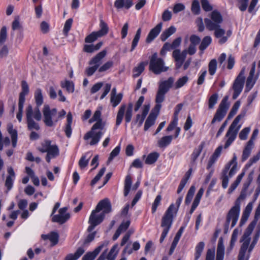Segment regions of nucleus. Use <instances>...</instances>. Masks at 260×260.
I'll return each mask as SVG.
<instances>
[{
	"instance_id": "nucleus-1",
	"label": "nucleus",
	"mask_w": 260,
	"mask_h": 260,
	"mask_svg": "<svg viewBox=\"0 0 260 260\" xmlns=\"http://www.w3.org/2000/svg\"><path fill=\"white\" fill-rule=\"evenodd\" d=\"M209 16L210 18H207L204 19L206 28L210 31L214 30L215 37L220 39L218 41L219 44L225 43L231 36L232 30H228L226 36H223L225 34V31L220 27V24L223 21V18L220 12L217 10H214L210 14Z\"/></svg>"
},
{
	"instance_id": "nucleus-2",
	"label": "nucleus",
	"mask_w": 260,
	"mask_h": 260,
	"mask_svg": "<svg viewBox=\"0 0 260 260\" xmlns=\"http://www.w3.org/2000/svg\"><path fill=\"white\" fill-rule=\"evenodd\" d=\"M89 122L94 123L91 129L85 134L84 139L91 146L96 145L104 135L102 130L106 125V121L101 118V115H93Z\"/></svg>"
},
{
	"instance_id": "nucleus-3",
	"label": "nucleus",
	"mask_w": 260,
	"mask_h": 260,
	"mask_svg": "<svg viewBox=\"0 0 260 260\" xmlns=\"http://www.w3.org/2000/svg\"><path fill=\"white\" fill-rule=\"evenodd\" d=\"M183 196H180L176 201L175 204L170 205L162 217L161 226L163 230L159 239L161 243L165 240L172 226L173 219L177 214Z\"/></svg>"
},
{
	"instance_id": "nucleus-4",
	"label": "nucleus",
	"mask_w": 260,
	"mask_h": 260,
	"mask_svg": "<svg viewBox=\"0 0 260 260\" xmlns=\"http://www.w3.org/2000/svg\"><path fill=\"white\" fill-rule=\"evenodd\" d=\"M111 211V205L108 199H105L101 201L93 210L90 215L88 222L90 225L88 231H92L95 226L99 224L103 220L105 214Z\"/></svg>"
},
{
	"instance_id": "nucleus-5",
	"label": "nucleus",
	"mask_w": 260,
	"mask_h": 260,
	"mask_svg": "<svg viewBox=\"0 0 260 260\" xmlns=\"http://www.w3.org/2000/svg\"><path fill=\"white\" fill-rule=\"evenodd\" d=\"M253 228L254 225L252 224H250L247 228L246 231L244 232L242 236L241 241L243 242V243L240 250L239 254L238 255V260L240 259V256L241 252H243L242 257H243V260H248L250 253L253 250L254 247L258 241L259 237V232H258L255 235L252 243L249 246L250 241V236L253 230Z\"/></svg>"
},
{
	"instance_id": "nucleus-6",
	"label": "nucleus",
	"mask_w": 260,
	"mask_h": 260,
	"mask_svg": "<svg viewBox=\"0 0 260 260\" xmlns=\"http://www.w3.org/2000/svg\"><path fill=\"white\" fill-rule=\"evenodd\" d=\"M246 198L245 192H242L235 202V205L230 210L226 216L225 226L229 228L231 222V228H233L237 223L240 211V201Z\"/></svg>"
},
{
	"instance_id": "nucleus-7",
	"label": "nucleus",
	"mask_w": 260,
	"mask_h": 260,
	"mask_svg": "<svg viewBox=\"0 0 260 260\" xmlns=\"http://www.w3.org/2000/svg\"><path fill=\"white\" fill-rule=\"evenodd\" d=\"M37 149L42 153L46 152V160L50 162L51 159L57 157L59 154V150L58 146L50 140H44Z\"/></svg>"
},
{
	"instance_id": "nucleus-8",
	"label": "nucleus",
	"mask_w": 260,
	"mask_h": 260,
	"mask_svg": "<svg viewBox=\"0 0 260 260\" xmlns=\"http://www.w3.org/2000/svg\"><path fill=\"white\" fill-rule=\"evenodd\" d=\"M241 117V115H238L233 121L226 132L225 135L226 140L224 145L225 149L228 148L235 140L237 133L242 125V124H239Z\"/></svg>"
},
{
	"instance_id": "nucleus-9",
	"label": "nucleus",
	"mask_w": 260,
	"mask_h": 260,
	"mask_svg": "<svg viewBox=\"0 0 260 260\" xmlns=\"http://www.w3.org/2000/svg\"><path fill=\"white\" fill-rule=\"evenodd\" d=\"M149 68L150 71L156 75L160 74L168 70V67L165 65L164 60L162 58L158 57L156 52L153 53L150 57Z\"/></svg>"
},
{
	"instance_id": "nucleus-10",
	"label": "nucleus",
	"mask_w": 260,
	"mask_h": 260,
	"mask_svg": "<svg viewBox=\"0 0 260 260\" xmlns=\"http://www.w3.org/2000/svg\"><path fill=\"white\" fill-rule=\"evenodd\" d=\"M174 82V79L172 77H170L168 80L162 81L159 84L155 98L156 103L161 104L164 101L165 94L172 87Z\"/></svg>"
},
{
	"instance_id": "nucleus-11",
	"label": "nucleus",
	"mask_w": 260,
	"mask_h": 260,
	"mask_svg": "<svg viewBox=\"0 0 260 260\" xmlns=\"http://www.w3.org/2000/svg\"><path fill=\"white\" fill-rule=\"evenodd\" d=\"M29 86L27 83L23 80L21 82V91L19 93L18 101V111L17 114H22L25 96L29 93Z\"/></svg>"
},
{
	"instance_id": "nucleus-12",
	"label": "nucleus",
	"mask_w": 260,
	"mask_h": 260,
	"mask_svg": "<svg viewBox=\"0 0 260 260\" xmlns=\"http://www.w3.org/2000/svg\"><path fill=\"white\" fill-rule=\"evenodd\" d=\"M187 55V50H184L181 52L180 49H176L172 53V57L176 62V68L180 69L185 61Z\"/></svg>"
},
{
	"instance_id": "nucleus-13",
	"label": "nucleus",
	"mask_w": 260,
	"mask_h": 260,
	"mask_svg": "<svg viewBox=\"0 0 260 260\" xmlns=\"http://www.w3.org/2000/svg\"><path fill=\"white\" fill-rule=\"evenodd\" d=\"M67 207L60 208L59 210L58 214L52 216V221L58 222L60 224L64 223L70 217V214L67 212Z\"/></svg>"
},
{
	"instance_id": "nucleus-14",
	"label": "nucleus",
	"mask_w": 260,
	"mask_h": 260,
	"mask_svg": "<svg viewBox=\"0 0 260 260\" xmlns=\"http://www.w3.org/2000/svg\"><path fill=\"white\" fill-rule=\"evenodd\" d=\"M245 78L244 76H238L233 84L234 93L233 95V99H236L239 95L241 92L244 83Z\"/></svg>"
},
{
	"instance_id": "nucleus-15",
	"label": "nucleus",
	"mask_w": 260,
	"mask_h": 260,
	"mask_svg": "<svg viewBox=\"0 0 260 260\" xmlns=\"http://www.w3.org/2000/svg\"><path fill=\"white\" fill-rule=\"evenodd\" d=\"M108 244V242L107 241L103 242L99 246L96 248L93 251L88 252L84 255L82 258V260H94L101 250L104 247H107Z\"/></svg>"
},
{
	"instance_id": "nucleus-16",
	"label": "nucleus",
	"mask_w": 260,
	"mask_h": 260,
	"mask_svg": "<svg viewBox=\"0 0 260 260\" xmlns=\"http://www.w3.org/2000/svg\"><path fill=\"white\" fill-rule=\"evenodd\" d=\"M162 23H159L154 28H153L149 32L146 39V42L147 43H151L160 33L162 28Z\"/></svg>"
},
{
	"instance_id": "nucleus-17",
	"label": "nucleus",
	"mask_w": 260,
	"mask_h": 260,
	"mask_svg": "<svg viewBox=\"0 0 260 260\" xmlns=\"http://www.w3.org/2000/svg\"><path fill=\"white\" fill-rule=\"evenodd\" d=\"M8 175L6 177L5 186L8 190H10L13 187V182L15 179V173L12 167H9L7 169Z\"/></svg>"
},
{
	"instance_id": "nucleus-18",
	"label": "nucleus",
	"mask_w": 260,
	"mask_h": 260,
	"mask_svg": "<svg viewBox=\"0 0 260 260\" xmlns=\"http://www.w3.org/2000/svg\"><path fill=\"white\" fill-rule=\"evenodd\" d=\"M106 54L107 51L106 50H102L90 60L89 64L97 67L99 68L102 63V60L106 56Z\"/></svg>"
},
{
	"instance_id": "nucleus-19",
	"label": "nucleus",
	"mask_w": 260,
	"mask_h": 260,
	"mask_svg": "<svg viewBox=\"0 0 260 260\" xmlns=\"http://www.w3.org/2000/svg\"><path fill=\"white\" fill-rule=\"evenodd\" d=\"M253 204L252 203H249L246 206L245 209H244L240 221V225L242 226L244 225L246 222L247 221L250 213L252 210Z\"/></svg>"
},
{
	"instance_id": "nucleus-20",
	"label": "nucleus",
	"mask_w": 260,
	"mask_h": 260,
	"mask_svg": "<svg viewBox=\"0 0 260 260\" xmlns=\"http://www.w3.org/2000/svg\"><path fill=\"white\" fill-rule=\"evenodd\" d=\"M228 96H225L220 102L218 108L215 114H225L230 107V104L228 103Z\"/></svg>"
},
{
	"instance_id": "nucleus-21",
	"label": "nucleus",
	"mask_w": 260,
	"mask_h": 260,
	"mask_svg": "<svg viewBox=\"0 0 260 260\" xmlns=\"http://www.w3.org/2000/svg\"><path fill=\"white\" fill-rule=\"evenodd\" d=\"M130 225V221L126 220L125 221H123L121 224L119 225L117 230H116L115 233L113 235V240H116L120 235V234L125 231Z\"/></svg>"
},
{
	"instance_id": "nucleus-22",
	"label": "nucleus",
	"mask_w": 260,
	"mask_h": 260,
	"mask_svg": "<svg viewBox=\"0 0 260 260\" xmlns=\"http://www.w3.org/2000/svg\"><path fill=\"white\" fill-rule=\"evenodd\" d=\"M222 150V146H218L215 150L212 156L210 157L208 164V168L211 167L213 164L216 161L218 157L220 156Z\"/></svg>"
},
{
	"instance_id": "nucleus-23",
	"label": "nucleus",
	"mask_w": 260,
	"mask_h": 260,
	"mask_svg": "<svg viewBox=\"0 0 260 260\" xmlns=\"http://www.w3.org/2000/svg\"><path fill=\"white\" fill-rule=\"evenodd\" d=\"M224 256V246L222 239H220L218 242L216 260H223Z\"/></svg>"
},
{
	"instance_id": "nucleus-24",
	"label": "nucleus",
	"mask_w": 260,
	"mask_h": 260,
	"mask_svg": "<svg viewBox=\"0 0 260 260\" xmlns=\"http://www.w3.org/2000/svg\"><path fill=\"white\" fill-rule=\"evenodd\" d=\"M204 189H203V188H201L198 191L197 194L196 196L195 199L193 202L191 208L190 210V214H191L194 212L195 209L198 206L200 202V200L202 198V197L203 196V194L204 193Z\"/></svg>"
},
{
	"instance_id": "nucleus-25",
	"label": "nucleus",
	"mask_w": 260,
	"mask_h": 260,
	"mask_svg": "<svg viewBox=\"0 0 260 260\" xmlns=\"http://www.w3.org/2000/svg\"><path fill=\"white\" fill-rule=\"evenodd\" d=\"M133 5L132 0H116L114 3V6L117 9L125 8L128 9Z\"/></svg>"
},
{
	"instance_id": "nucleus-26",
	"label": "nucleus",
	"mask_w": 260,
	"mask_h": 260,
	"mask_svg": "<svg viewBox=\"0 0 260 260\" xmlns=\"http://www.w3.org/2000/svg\"><path fill=\"white\" fill-rule=\"evenodd\" d=\"M183 231H184V228L183 227H181L180 228V229L179 230V231L177 232L174 240H173V241L172 243V245H171V248H170V251H169V254H172L173 253V252H174L180 239V237L183 232Z\"/></svg>"
},
{
	"instance_id": "nucleus-27",
	"label": "nucleus",
	"mask_w": 260,
	"mask_h": 260,
	"mask_svg": "<svg viewBox=\"0 0 260 260\" xmlns=\"http://www.w3.org/2000/svg\"><path fill=\"white\" fill-rule=\"evenodd\" d=\"M7 129L11 136L12 146L13 147H15L17 145V132L15 129H13V125L12 124L9 123L7 126Z\"/></svg>"
},
{
	"instance_id": "nucleus-28",
	"label": "nucleus",
	"mask_w": 260,
	"mask_h": 260,
	"mask_svg": "<svg viewBox=\"0 0 260 260\" xmlns=\"http://www.w3.org/2000/svg\"><path fill=\"white\" fill-rule=\"evenodd\" d=\"M176 31V27L174 26H171L161 33L160 37L161 40L163 42L165 41L169 37L174 34Z\"/></svg>"
},
{
	"instance_id": "nucleus-29",
	"label": "nucleus",
	"mask_w": 260,
	"mask_h": 260,
	"mask_svg": "<svg viewBox=\"0 0 260 260\" xmlns=\"http://www.w3.org/2000/svg\"><path fill=\"white\" fill-rule=\"evenodd\" d=\"M99 25L100 29L96 31L101 37L106 35L109 32V28L108 24L103 20L102 17L100 18Z\"/></svg>"
},
{
	"instance_id": "nucleus-30",
	"label": "nucleus",
	"mask_w": 260,
	"mask_h": 260,
	"mask_svg": "<svg viewBox=\"0 0 260 260\" xmlns=\"http://www.w3.org/2000/svg\"><path fill=\"white\" fill-rule=\"evenodd\" d=\"M85 250L82 247H79L74 254H69L65 258V260H77L83 254Z\"/></svg>"
},
{
	"instance_id": "nucleus-31",
	"label": "nucleus",
	"mask_w": 260,
	"mask_h": 260,
	"mask_svg": "<svg viewBox=\"0 0 260 260\" xmlns=\"http://www.w3.org/2000/svg\"><path fill=\"white\" fill-rule=\"evenodd\" d=\"M67 123L66 124L65 128H64V132L66 133V136L70 138L72 135V128L71 125L73 122V117L72 115H68L67 118Z\"/></svg>"
},
{
	"instance_id": "nucleus-32",
	"label": "nucleus",
	"mask_w": 260,
	"mask_h": 260,
	"mask_svg": "<svg viewBox=\"0 0 260 260\" xmlns=\"http://www.w3.org/2000/svg\"><path fill=\"white\" fill-rule=\"evenodd\" d=\"M35 100L37 107L41 106L43 103V97L42 90L37 88L35 92Z\"/></svg>"
},
{
	"instance_id": "nucleus-33",
	"label": "nucleus",
	"mask_w": 260,
	"mask_h": 260,
	"mask_svg": "<svg viewBox=\"0 0 260 260\" xmlns=\"http://www.w3.org/2000/svg\"><path fill=\"white\" fill-rule=\"evenodd\" d=\"M33 115H27L28 128L30 130H38L40 127L38 123L35 122L34 119L32 117Z\"/></svg>"
},
{
	"instance_id": "nucleus-34",
	"label": "nucleus",
	"mask_w": 260,
	"mask_h": 260,
	"mask_svg": "<svg viewBox=\"0 0 260 260\" xmlns=\"http://www.w3.org/2000/svg\"><path fill=\"white\" fill-rule=\"evenodd\" d=\"M133 107L134 105L132 103H129L127 106L126 105H122L117 114H124L125 112H126L125 114H132Z\"/></svg>"
},
{
	"instance_id": "nucleus-35",
	"label": "nucleus",
	"mask_w": 260,
	"mask_h": 260,
	"mask_svg": "<svg viewBox=\"0 0 260 260\" xmlns=\"http://www.w3.org/2000/svg\"><path fill=\"white\" fill-rule=\"evenodd\" d=\"M172 139V136L163 137L158 141V145L160 147H166L171 143Z\"/></svg>"
},
{
	"instance_id": "nucleus-36",
	"label": "nucleus",
	"mask_w": 260,
	"mask_h": 260,
	"mask_svg": "<svg viewBox=\"0 0 260 260\" xmlns=\"http://www.w3.org/2000/svg\"><path fill=\"white\" fill-rule=\"evenodd\" d=\"M60 85L62 88H66L68 92L73 93L74 91V84L72 81L69 80L61 81Z\"/></svg>"
},
{
	"instance_id": "nucleus-37",
	"label": "nucleus",
	"mask_w": 260,
	"mask_h": 260,
	"mask_svg": "<svg viewBox=\"0 0 260 260\" xmlns=\"http://www.w3.org/2000/svg\"><path fill=\"white\" fill-rule=\"evenodd\" d=\"M159 154L156 152H154L149 153L147 156L145 162L148 165H151L154 164L158 159Z\"/></svg>"
},
{
	"instance_id": "nucleus-38",
	"label": "nucleus",
	"mask_w": 260,
	"mask_h": 260,
	"mask_svg": "<svg viewBox=\"0 0 260 260\" xmlns=\"http://www.w3.org/2000/svg\"><path fill=\"white\" fill-rule=\"evenodd\" d=\"M212 42V38L210 36H206L205 37L202 42L201 43L199 46V49L203 51L205 50L208 46Z\"/></svg>"
},
{
	"instance_id": "nucleus-39",
	"label": "nucleus",
	"mask_w": 260,
	"mask_h": 260,
	"mask_svg": "<svg viewBox=\"0 0 260 260\" xmlns=\"http://www.w3.org/2000/svg\"><path fill=\"white\" fill-rule=\"evenodd\" d=\"M205 243L203 242H199L196 247V252L194 254V260H198L204 250Z\"/></svg>"
},
{
	"instance_id": "nucleus-40",
	"label": "nucleus",
	"mask_w": 260,
	"mask_h": 260,
	"mask_svg": "<svg viewBox=\"0 0 260 260\" xmlns=\"http://www.w3.org/2000/svg\"><path fill=\"white\" fill-rule=\"evenodd\" d=\"M132 185V179L129 175H127L124 181V195L127 196L129 193Z\"/></svg>"
},
{
	"instance_id": "nucleus-41",
	"label": "nucleus",
	"mask_w": 260,
	"mask_h": 260,
	"mask_svg": "<svg viewBox=\"0 0 260 260\" xmlns=\"http://www.w3.org/2000/svg\"><path fill=\"white\" fill-rule=\"evenodd\" d=\"M102 37L97 31H93L87 36L85 39L86 43H90L96 40L99 38Z\"/></svg>"
},
{
	"instance_id": "nucleus-42",
	"label": "nucleus",
	"mask_w": 260,
	"mask_h": 260,
	"mask_svg": "<svg viewBox=\"0 0 260 260\" xmlns=\"http://www.w3.org/2000/svg\"><path fill=\"white\" fill-rule=\"evenodd\" d=\"M155 119L156 117L155 115H149L145 123L144 130L145 131H147L150 127L154 124Z\"/></svg>"
},
{
	"instance_id": "nucleus-43",
	"label": "nucleus",
	"mask_w": 260,
	"mask_h": 260,
	"mask_svg": "<svg viewBox=\"0 0 260 260\" xmlns=\"http://www.w3.org/2000/svg\"><path fill=\"white\" fill-rule=\"evenodd\" d=\"M55 115H44V121L45 124L48 126H52L57 120L55 119L53 116Z\"/></svg>"
},
{
	"instance_id": "nucleus-44",
	"label": "nucleus",
	"mask_w": 260,
	"mask_h": 260,
	"mask_svg": "<svg viewBox=\"0 0 260 260\" xmlns=\"http://www.w3.org/2000/svg\"><path fill=\"white\" fill-rule=\"evenodd\" d=\"M141 34V28H139L136 32L134 38L132 41L131 51H133L138 45Z\"/></svg>"
},
{
	"instance_id": "nucleus-45",
	"label": "nucleus",
	"mask_w": 260,
	"mask_h": 260,
	"mask_svg": "<svg viewBox=\"0 0 260 260\" xmlns=\"http://www.w3.org/2000/svg\"><path fill=\"white\" fill-rule=\"evenodd\" d=\"M123 94L121 93H118L117 95L111 96L110 102L113 107H116L121 102Z\"/></svg>"
},
{
	"instance_id": "nucleus-46",
	"label": "nucleus",
	"mask_w": 260,
	"mask_h": 260,
	"mask_svg": "<svg viewBox=\"0 0 260 260\" xmlns=\"http://www.w3.org/2000/svg\"><path fill=\"white\" fill-rule=\"evenodd\" d=\"M196 191V187L194 186H191L188 191L186 197L185 198V203L186 204L188 205L190 203L192 198L194 196Z\"/></svg>"
},
{
	"instance_id": "nucleus-47",
	"label": "nucleus",
	"mask_w": 260,
	"mask_h": 260,
	"mask_svg": "<svg viewBox=\"0 0 260 260\" xmlns=\"http://www.w3.org/2000/svg\"><path fill=\"white\" fill-rule=\"evenodd\" d=\"M145 63L143 62L140 63L138 66L134 69V77H137L144 71Z\"/></svg>"
},
{
	"instance_id": "nucleus-48",
	"label": "nucleus",
	"mask_w": 260,
	"mask_h": 260,
	"mask_svg": "<svg viewBox=\"0 0 260 260\" xmlns=\"http://www.w3.org/2000/svg\"><path fill=\"white\" fill-rule=\"evenodd\" d=\"M119 249L118 248V245H114L110 250L108 255H107L108 260H114L116 255L118 253Z\"/></svg>"
},
{
	"instance_id": "nucleus-49",
	"label": "nucleus",
	"mask_w": 260,
	"mask_h": 260,
	"mask_svg": "<svg viewBox=\"0 0 260 260\" xmlns=\"http://www.w3.org/2000/svg\"><path fill=\"white\" fill-rule=\"evenodd\" d=\"M191 11L194 15H198L201 11L199 2L198 0H193L191 4Z\"/></svg>"
},
{
	"instance_id": "nucleus-50",
	"label": "nucleus",
	"mask_w": 260,
	"mask_h": 260,
	"mask_svg": "<svg viewBox=\"0 0 260 260\" xmlns=\"http://www.w3.org/2000/svg\"><path fill=\"white\" fill-rule=\"evenodd\" d=\"M229 171H226L225 169H224L222 173V186L224 189H225L229 184V179L230 178L228 176V172Z\"/></svg>"
},
{
	"instance_id": "nucleus-51",
	"label": "nucleus",
	"mask_w": 260,
	"mask_h": 260,
	"mask_svg": "<svg viewBox=\"0 0 260 260\" xmlns=\"http://www.w3.org/2000/svg\"><path fill=\"white\" fill-rule=\"evenodd\" d=\"M209 74L213 76L215 74L217 69V61L215 59H212L209 63Z\"/></svg>"
},
{
	"instance_id": "nucleus-52",
	"label": "nucleus",
	"mask_w": 260,
	"mask_h": 260,
	"mask_svg": "<svg viewBox=\"0 0 260 260\" xmlns=\"http://www.w3.org/2000/svg\"><path fill=\"white\" fill-rule=\"evenodd\" d=\"M218 95L217 93L213 94L209 99L208 107L209 109L213 108L215 105L217 103Z\"/></svg>"
},
{
	"instance_id": "nucleus-53",
	"label": "nucleus",
	"mask_w": 260,
	"mask_h": 260,
	"mask_svg": "<svg viewBox=\"0 0 260 260\" xmlns=\"http://www.w3.org/2000/svg\"><path fill=\"white\" fill-rule=\"evenodd\" d=\"M251 130L250 127L244 128L239 133V138L241 140H245Z\"/></svg>"
},
{
	"instance_id": "nucleus-54",
	"label": "nucleus",
	"mask_w": 260,
	"mask_h": 260,
	"mask_svg": "<svg viewBox=\"0 0 260 260\" xmlns=\"http://www.w3.org/2000/svg\"><path fill=\"white\" fill-rule=\"evenodd\" d=\"M255 83V79H254V77L248 76L246 83V90L249 91L253 87Z\"/></svg>"
},
{
	"instance_id": "nucleus-55",
	"label": "nucleus",
	"mask_w": 260,
	"mask_h": 260,
	"mask_svg": "<svg viewBox=\"0 0 260 260\" xmlns=\"http://www.w3.org/2000/svg\"><path fill=\"white\" fill-rule=\"evenodd\" d=\"M140 245L138 242H135L133 244V249L128 248V245H127L124 249L123 251L124 252H127L129 254H131L133 252V250H138L140 249Z\"/></svg>"
},
{
	"instance_id": "nucleus-56",
	"label": "nucleus",
	"mask_w": 260,
	"mask_h": 260,
	"mask_svg": "<svg viewBox=\"0 0 260 260\" xmlns=\"http://www.w3.org/2000/svg\"><path fill=\"white\" fill-rule=\"evenodd\" d=\"M201 3L202 7L205 11L209 12L213 10V7L208 0H201Z\"/></svg>"
},
{
	"instance_id": "nucleus-57",
	"label": "nucleus",
	"mask_w": 260,
	"mask_h": 260,
	"mask_svg": "<svg viewBox=\"0 0 260 260\" xmlns=\"http://www.w3.org/2000/svg\"><path fill=\"white\" fill-rule=\"evenodd\" d=\"M239 233H240V231L237 229H235L234 230L232 235L231 242H230V244H231L230 250H231L233 248V246H234L235 243L237 240V238H238Z\"/></svg>"
},
{
	"instance_id": "nucleus-58",
	"label": "nucleus",
	"mask_w": 260,
	"mask_h": 260,
	"mask_svg": "<svg viewBox=\"0 0 260 260\" xmlns=\"http://www.w3.org/2000/svg\"><path fill=\"white\" fill-rule=\"evenodd\" d=\"M188 80V78L187 76H183V77L179 78L175 84V88L178 89L182 87L186 84Z\"/></svg>"
},
{
	"instance_id": "nucleus-59",
	"label": "nucleus",
	"mask_w": 260,
	"mask_h": 260,
	"mask_svg": "<svg viewBox=\"0 0 260 260\" xmlns=\"http://www.w3.org/2000/svg\"><path fill=\"white\" fill-rule=\"evenodd\" d=\"M19 17L18 16H16L14 18V21L12 22V28L13 30L21 29L22 28V25L20 23Z\"/></svg>"
},
{
	"instance_id": "nucleus-60",
	"label": "nucleus",
	"mask_w": 260,
	"mask_h": 260,
	"mask_svg": "<svg viewBox=\"0 0 260 260\" xmlns=\"http://www.w3.org/2000/svg\"><path fill=\"white\" fill-rule=\"evenodd\" d=\"M178 119L177 117L175 115L172 121L170 122V123L168 125V126L167 128V131L170 132V131H173L174 129H176V127H177V125L178 124Z\"/></svg>"
},
{
	"instance_id": "nucleus-61",
	"label": "nucleus",
	"mask_w": 260,
	"mask_h": 260,
	"mask_svg": "<svg viewBox=\"0 0 260 260\" xmlns=\"http://www.w3.org/2000/svg\"><path fill=\"white\" fill-rule=\"evenodd\" d=\"M7 28L6 26H3L0 31V44H3L7 39Z\"/></svg>"
},
{
	"instance_id": "nucleus-62",
	"label": "nucleus",
	"mask_w": 260,
	"mask_h": 260,
	"mask_svg": "<svg viewBox=\"0 0 260 260\" xmlns=\"http://www.w3.org/2000/svg\"><path fill=\"white\" fill-rule=\"evenodd\" d=\"M106 171V168L105 167L102 168L99 173L96 175V176L92 179L91 182V185L92 186L94 185L102 177V176L104 174Z\"/></svg>"
},
{
	"instance_id": "nucleus-63",
	"label": "nucleus",
	"mask_w": 260,
	"mask_h": 260,
	"mask_svg": "<svg viewBox=\"0 0 260 260\" xmlns=\"http://www.w3.org/2000/svg\"><path fill=\"white\" fill-rule=\"evenodd\" d=\"M72 23L73 19L72 18H70L66 21L63 30L65 36H67L68 35V32L70 30L72 26Z\"/></svg>"
},
{
	"instance_id": "nucleus-64",
	"label": "nucleus",
	"mask_w": 260,
	"mask_h": 260,
	"mask_svg": "<svg viewBox=\"0 0 260 260\" xmlns=\"http://www.w3.org/2000/svg\"><path fill=\"white\" fill-rule=\"evenodd\" d=\"M113 62L112 61H108L105 63L103 66H102L99 69V72H105L111 67H113Z\"/></svg>"
}]
</instances>
